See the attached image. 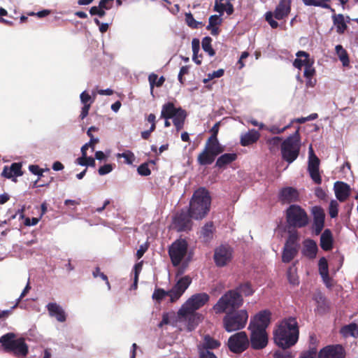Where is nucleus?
Listing matches in <instances>:
<instances>
[{
  "mask_svg": "<svg viewBox=\"0 0 358 358\" xmlns=\"http://www.w3.org/2000/svg\"><path fill=\"white\" fill-rule=\"evenodd\" d=\"M299 329L295 317H289L280 321L273 330V341L283 350L294 346L299 340Z\"/></svg>",
  "mask_w": 358,
  "mask_h": 358,
  "instance_id": "obj_1",
  "label": "nucleus"
},
{
  "mask_svg": "<svg viewBox=\"0 0 358 358\" xmlns=\"http://www.w3.org/2000/svg\"><path fill=\"white\" fill-rule=\"evenodd\" d=\"M253 292L250 283L241 284L236 289L229 290L222 296L213 306V310L216 314H220L226 312L227 309L238 308L243 302L241 294L248 296L252 295Z\"/></svg>",
  "mask_w": 358,
  "mask_h": 358,
  "instance_id": "obj_2",
  "label": "nucleus"
},
{
  "mask_svg": "<svg viewBox=\"0 0 358 358\" xmlns=\"http://www.w3.org/2000/svg\"><path fill=\"white\" fill-rule=\"evenodd\" d=\"M210 204L211 197L209 192L205 187H199L194 191L187 210L193 219L201 220L208 213Z\"/></svg>",
  "mask_w": 358,
  "mask_h": 358,
  "instance_id": "obj_3",
  "label": "nucleus"
},
{
  "mask_svg": "<svg viewBox=\"0 0 358 358\" xmlns=\"http://www.w3.org/2000/svg\"><path fill=\"white\" fill-rule=\"evenodd\" d=\"M0 343L5 352L10 353L17 358H24L29 353V347L24 338H17L13 332L0 337Z\"/></svg>",
  "mask_w": 358,
  "mask_h": 358,
  "instance_id": "obj_4",
  "label": "nucleus"
},
{
  "mask_svg": "<svg viewBox=\"0 0 358 358\" xmlns=\"http://www.w3.org/2000/svg\"><path fill=\"white\" fill-rule=\"evenodd\" d=\"M299 127L292 135L285 138L281 144L282 158L288 164H292L299 157L301 149Z\"/></svg>",
  "mask_w": 358,
  "mask_h": 358,
  "instance_id": "obj_5",
  "label": "nucleus"
},
{
  "mask_svg": "<svg viewBox=\"0 0 358 358\" xmlns=\"http://www.w3.org/2000/svg\"><path fill=\"white\" fill-rule=\"evenodd\" d=\"M287 225L294 229L306 227L310 222L309 216L304 208L298 204H290L285 210Z\"/></svg>",
  "mask_w": 358,
  "mask_h": 358,
  "instance_id": "obj_6",
  "label": "nucleus"
},
{
  "mask_svg": "<svg viewBox=\"0 0 358 358\" xmlns=\"http://www.w3.org/2000/svg\"><path fill=\"white\" fill-rule=\"evenodd\" d=\"M210 299V296L205 292L198 293L192 295L179 309L178 315L182 317L189 316L195 317V311L203 306Z\"/></svg>",
  "mask_w": 358,
  "mask_h": 358,
  "instance_id": "obj_7",
  "label": "nucleus"
},
{
  "mask_svg": "<svg viewBox=\"0 0 358 358\" xmlns=\"http://www.w3.org/2000/svg\"><path fill=\"white\" fill-rule=\"evenodd\" d=\"M248 319L245 310L229 312L223 318V326L227 332H232L245 327Z\"/></svg>",
  "mask_w": 358,
  "mask_h": 358,
  "instance_id": "obj_8",
  "label": "nucleus"
},
{
  "mask_svg": "<svg viewBox=\"0 0 358 358\" xmlns=\"http://www.w3.org/2000/svg\"><path fill=\"white\" fill-rule=\"evenodd\" d=\"M225 150L224 145H221L219 141L206 143L203 151L198 155L197 162L201 166L210 165L216 157Z\"/></svg>",
  "mask_w": 358,
  "mask_h": 358,
  "instance_id": "obj_9",
  "label": "nucleus"
},
{
  "mask_svg": "<svg viewBox=\"0 0 358 358\" xmlns=\"http://www.w3.org/2000/svg\"><path fill=\"white\" fill-rule=\"evenodd\" d=\"M187 249L188 244L185 239H178L171 244L169 249V255L174 266H179L185 258Z\"/></svg>",
  "mask_w": 358,
  "mask_h": 358,
  "instance_id": "obj_10",
  "label": "nucleus"
},
{
  "mask_svg": "<svg viewBox=\"0 0 358 358\" xmlns=\"http://www.w3.org/2000/svg\"><path fill=\"white\" fill-rule=\"evenodd\" d=\"M193 217L187 208H182L173 217L174 229L178 232H188L193 226Z\"/></svg>",
  "mask_w": 358,
  "mask_h": 358,
  "instance_id": "obj_11",
  "label": "nucleus"
},
{
  "mask_svg": "<svg viewBox=\"0 0 358 358\" xmlns=\"http://www.w3.org/2000/svg\"><path fill=\"white\" fill-rule=\"evenodd\" d=\"M249 345V340L245 331H239L231 336L228 340V348L234 353L244 352Z\"/></svg>",
  "mask_w": 358,
  "mask_h": 358,
  "instance_id": "obj_12",
  "label": "nucleus"
},
{
  "mask_svg": "<svg viewBox=\"0 0 358 358\" xmlns=\"http://www.w3.org/2000/svg\"><path fill=\"white\" fill-rule=\"evenodd\" d=\"M233 249L229 245H221L214 250L213 259L218 267H224L232 259Z\"/></svg>",
  "mask_w": 358,
  "mask_h": 358,
  "instance_id": "obj_13",
  "label": "nucleus"
},
{
  "mask_svg": "<svg viewBox=\"0 0 358 358\" xmlns=\"http://www.w3.org/2000/svg\"><path fill=\"white\" fill-rule=\"evenodd\" d=\"M308 155V171L314 182L320 185L322 182V178L319 172L320 159L315 155L312 145L309 147Z\"/></svg>",
  "mask_w": 358,
  "mask_h": 358,
  "instance_id": "obj_14",
  "label": "nucleus"
},
{
  "mask_svg": "<svg viewBox=\"0 0 358 358\" xmlns=\"http://www.w3.org/2000/svg\"><path fill=\"white\" fill-rule=\"evenodd\" d=\"M191 282V278L187 275L180 278L176 285L168 291V296L170 297L171 302L173 303L179 299L188 288Z\"/></svg>",
  "mask_w": 358,
  "mask_h": 358,
  "instance_id": "obj_15",
  "label": "nucleus"
},
{
  "mask_svg": "<svg viewBox=\"0 0 358 358\" xmlns=\"http://www.w3.org/2000/svg\"><path fill=\"white\" fill-rule=\"evenodd\" d=\"M311 213L313 217L311 230L314 235L318 236L324 227L325 213L322 208L319 206H313L311 208Z\"/></svg>",
  "mask_w": 358,
  "mask_h": 358,
  "instance_id": "obj_16",
  "label": "nucleus"
},
{
  "mask_svg": "<svg viewBox=\"0 0 358 358\" xmlns=\"http://www.w3.org/2000/svg\"><path fill=\"white\" fill-rule=\"evenodd\" d=\"M250 331V344L255 350L264 349L268 344V334L266 331L255 328H248Z\"/></svg>",
  "mask_w": 358,
  "mask_h": 358,
  "instance_id": "obj_17",
  "label": "nucleus"
},
{
  "mask_svg": "<svg viewBox=\"0 0 358 358\" xmlns=\"http://www.w3.org/2000/svg\"><path fill=\"white\" fill-rule=\"evenodd\" d=\"M346 352L340 344L329 345L318 352V358H345Z\"/></svg>",
  "mask_w": 358,
  "mask_h": 358,
  "instance_id": "obj_18",
  "label": "nucleus"
},
{
  "mask_svg": "<svg viewBox=\"0 0 358 358\" xmlns=\"http://www.w3.org/2000/svg\"><path fill=\"white\" fill-rule=\"evenodd\" d=\"M271 313L268 310H263L251 319L248 328H255L266 331L271 322Z\"/></svg>",
  "mask_w": 358,
  "mask_h": 358,
  "instance_id": "obj_19",
  "label": "nucleus"
},
{
  "mask_svg": "<svg viewBox=\"0 0 358 358\" xmlns=\"http://www.w3.org/2000/svg\"><path fill=\"white\" fill-rule=\"evenodd\" d=\"M278 199L282 203H294L298 200L299 193L294 187H283L279 192Z\"/></svg>",
  "mask_w": 358,
  "mask_h": 358,
  "instance_id": "obj_20",
  "label": "nucleus"
},
{
  "mask_svg": "<svg viewBox=\"0 0 358 358\" xmlns=\"http://www.w3.org/2000/svg\"><path fill=\"white\" fill-rule=\"evenodd\" d=\"M292 0H280L274 10V17L281 20L287 17L291 10Z\"/></svg>",
  "mask_w": 358,
  "mask_h": 358,
  "instance_id": "obj_21",
  "label": "nucleus"
},
{
  "mask_svg": "<svg viewBox=\"0 0 358 358\" xmlns=\"http://www.w3.org/2000/svg\"><path fill=\"white\" fill-rule=\"evenodd\" d=\"M296 58L293 62V66L301 69L302 66H313L314 60L309 58V54L305 51L299 50L296 53Z\"/></svg>",
  "mask_w": 358,
  "mask_h": 358,
  "instance_id": "obj_22",
  "label": "nucleus"
},
{
  "mask_svg": "<svg viewBox=\"0 0 358 358\" xmlns=\"http://www.w3.org/2000/svg\"><path fill=\"white\" fill-rule=\"evenodd\" d=\"M350 186L343 182L337 181L334 183V191L336 199L343 202L347 199L350 195Z\"/></svg>",
  "mask_w": 358,
  "mask_h": 358,
  "instance_id": "obj_23",
  "label": "nucleus"
},
{
  "mask_svg": "<svg viewBox=\"0 0 358 358\" xmlns=\"http://www.w3.org/2000/svg\"><path fill=\"white\" fill-rule=\"evenodd\" d=\"M46 308L51 317H56L57 320L63 322L66 320V314L63 308L56 303H49Z\"/></svg>",
  "mask_w": 358,
  "mask_h": 358,
  "instance_id": "obj_24",
  "label": "nucleus"
},
{
  "mask_svg": "<svg viewBox=\"0 0 358 358\" xmlns=\"http://www.w3.org/2000/svg\"><path fill=\"white\" fill-rule=\"evenodd\" d=\"M318 251L317 243L313 239H306L303 241L302 254L309 259H314Z\"/></svg>",
  "mask_w": 358,
  "mask_h": 358,
  "instance_id": "obj_25",
  "label": "nucleus"
},
{
  "mask_svg": "<svg viewBox=\"0 0 358 358\" xmlns=\"http://www.w3.org/2000/svg\"><path fill=\"white\" fill-rule=\"evenodd\" d=\"M334 238L331 231L326 229L320 236V247L325 251L331 250L333 248Z\"/></svg>",
  "mask_w": 358,
  "mask_h": 358,
  "instance_id": "obj_26",
  "label": "nucleus"
},
{
  "mask_svg": "<svg viewBox=\"0 0 358 358\" xmlns=\"http://www.w3.org/2000/svg\"><path fill=\"white\" fill-rule=\"evenodd\" d=\"M260 137L258 131L255 129H250L241 136V144L243 146H248L251 144L256 143Z\"/></svg>",
  "mask_w": 358,
  "mask_h": 358,
  "instance_id": "obj_27",
  "label": "nucleus"
},
{
  "mask_svg": "<svg viewBox=\"0 0 358 358\" xmlns=\"http://www.w3.org/2000/svg\"><path fill=\"white\" fill-rule=\"evenodd\" d=\"M237 154L235 152L224 153L217 157L215 162V167L218 169H224L237 159Z\"/></svg>",
  "mask_w": 358,
  "mask_h": 358,
  "instance_id": "obj_28",
  "label": "nucleus"
},
{
  "mask_svg": "<svg viewBox=\"0 0 358 358\" xmlns=\"http://www.w3.org/2000/svg\"><path fill=\"white\" fill-rule=\"evenodd\" d=\"M21 169L22 166L20 164L13 163L9 168L6 166H4L1 175L8 179L12 178L13 177L21 176L22 175Z\"/></svg>",
  "mask_w": 358,
  "mask_h": 358,
  "instance_id": "obj_29",
  "label": "nucleus"
},
{
  "mask_svg": "<svg viewBox=\"0 0 358 358\" xmlns=\"http://www.w3.org/2000/svg\"><path fill=\"white\" fill-rule=\"evenodd\" d=\"M214 226L213 222H206L200 231V238L205 243H210L213 238Z\"/></svg>",
  "mask_w": 358,
  "mask_h": 358,
  "instance_id": "obj_30",
  "label": "nucleus"
},
{
  "mask_svg": "<svg viewBox=\"0 0 358 358\" xmlns=\"http://www.w3.org/2000/svg\"><path fill=\"white\" fill-rule=\"evenodd\" d=\"M187 117V112L182 108H178V111L173 115V123L176 127V131H179L184 126L185 120Z\"/></svg>",
  "mask_w": 358,
  "mask_h": 358,
  "instance_id": "obj_31",
  "label": "nucleus"
},
{
  "mask_svg": "<svg viewBox=\"0 0 358 358\" xmlns=\"http://www.w3.org/2000/svg\"><path fill=\"white\" fill-rule=\"evenodd\" d=\"M340 334L344 338L351 336L357 338H358V325L355 322L344 325L341 328Z\"/></svg>",
  "mask_w": 358,
  "mask_h": 358,
  "instance_id": "obj_32",
  "label": "nucleus"
},
{
  "mask_svg": "<svg viewBox=\"0 0 358 358\" xmlns=\"http://www.w3.org/2000/svg\"><path fill=\"white\" fill-rule=\"evenodd\" d=\"M333 23L336 26V32L343 34L348 28L343 14H334L332 15Z\"/></svg>",
  "mask_w": 358,
  "mask_h": 358,
  "instance_id": "obj_33",
  "label": "nucleus"
},
{
  "mask_svg": "<svg viewBox=\"0 0 358 358\" xmlns=\"http://www.w3.org/2000/svg\"><path fill=\"white\" fill-rule=\"evenodd\" d=\"M299 248L289 245H284L282 253V262L283 263L290 262L298 254Z\"/></svg>",
  "mask_w": 358,
  "mask_h": 358,
  "instance_id": "obj_34",
  "label": "nucleus"
},
{
  "mask_svg": "<svg viewBox=\"0 0 358 358\" xmlns=\"http://www.w3.org/2000/svg\"><path fill=\"white\" fill-rule=\"evenodd\" d=\"M220 345L221 343L219 341L214 339L209 335H206L203 337V343L199 345L198 347L210 350L218 348Z\"/></svg>",
  "mask_w": 358,
  "mask_h": 358,
  "instance_id": "obj_35",
  "label": "nucleus"
},
{
  "mask_svg": "<svg viewBox=\"0 0 358 358\" xmlns=\"http://www.w3.org/2000/svg\"><path fill=\"white\" fill-rule=\"evenodd\" d=\"M177 111L178 108L175 107L172 102H167L162 106L161 117L164 119H171Z\"/></svg>",
  "mask_w": 358,
  "mask_h": 358,
  "instance_id": "obj_36",
  "label": "nucleus"
},
{
  "mask_svg": "<svg viewBox=\"0 0 358 358\" xmlns=\"http://www.w3.org/2000/svg\"><path fill=\"white\" fill-rule=\"evenodd\" d=\"M336 55H338L340 61L342 62L343 66H348L350 64L349 56L347 51L343 48L341 45H337L335 47Z\"/></svg>",
  "mask_w": 358,
  "mask_h": 358,
  "instance_id": "obj_37",
  "label": "nucleus"
},
{
  "mask_svg": "<svg viewBox=\"0 0 358 358\" xmlns=\"http://www.w3.org/2000/svg\"><path fill=\"white\" fill-rule=\"evenodd\" d=\"M287 280L290 285L292 286H296L299 284V277L296 273V268L293 264L289 267L287 272Z\"/></svg>",
  "mask_w": 358,
  "mask_h": 358,
  "instance_id": "obj_38",
  "label": "nucleus"
},
{
  "mask_svg": "<svg viewBox=\"0 0 358 358\" xmlns=\"http://www.w3.org/2000/svg\"><path fill=\"white\" fill-rule=\"evenodd\" d=\"M212 39L210 36H206L202 39L201 45L203 51L207 52L210 57L215 55V51L211 45Z\"/></svg>",
  "mask_w": 358,
  "mask_h": 358,
  "instance_id": "obj_39",
  "label": "nucleus"
},
{
  "mask_svg": "<svg viewBox=\"0 0 358 358\" xmlns=\"http://www.w3.org/2000/svg\"><path fill=\"white\" fill-rule=\"evenodd\" d=\"M299 238V234L296 231H289L287 239L285 243V245H289V246H292V247L299 248V245L298 243Z\"/></svg>",
  "mask_w": 358,
  "mask_h": 358,
  "instance_id": "obj_40",
  "label": "nucleus"
},
{
  "mask_svg": "<svg viewBox=\"0 0 358 358\" xmlns=\"http://www.w3.org/2000/svg\"><path fill=\"white\" fill-rule=\"evenodd\" d=\"M76 163L82 166H91V167H95L96 163L95 159L92 157H87L86 155V157H83V155L80 157H78L76 159Z\"/></svg>",
  "mask_w": 358,
  "mask_h": 358,
  "instance_id": "obj_41",
  "label": "nucleus"
},
{
  "mask_svg": "<svg viewBox=\"0 0 358 358\" xmlns=\"http://www.w3.org/2000/svg\"><path fill=\"white\" fill-rule=\"evenodd\" d=\"M116 156L117 158H124L125 163L129 165L132 164L135 160L134 154L130 150H127L122 153H117Z\"/></svg>",
  "mask_w": 358,
  "mask_h": 358,
  "instance_id": "obj_42",
  "label": "nucleus"
},
{
  "mask_svg": "<svg viewBox=\"0 0 358 358\" xmlns=\"http://www.w3.org/2000/svg\"><path fill=\"white\" fill-rule=\"evenodd\" d=\"M299 358H318V352L315 347H311L307 350L302 351Z\"/></svg>",
  "mask_w": 358,
  "mask_h": 358,
  "instance_id": "obj_43",
  "label": "nucleus"
},
{
  "mask_svg": "<svg viewBox=\"0 0 358 358\" xmlns=\"http://www.w3.org/2000/svg\"><path fill=\"white\" fill-rule=\"evenodd\" d=\"M99 141L98 138H94V136H92V138L90 140L88 143H86L85 145H83L81 148V154L83 155V157H86L87 150V149L91 147L92 150H94V144L97 143Z\"/></svg>",
  "mask_w": 358,
  "mask_h": 358,
  "instance_id": "obj_44",
  "label": "nucleus"
},
{
  "mask_svg": "<svg viewBox=\"0 0 358 358\" xmlns=\"http://www.w3.org/2000/svg\"><path fill=\"white\" fill-rule=\"evenodd\" d=\"M319 273L320 275H327L329 273L328 262L325 257H321L318 262Z\"/></svg>",
  "mask_w": 358,
  "mask_h": 358,
  "instance_id": "obj_45",
  "label": "nucleus"
},
{
  "mask_svg": "<svg viewBox=\"0 0 358 358\" xmlns=\"http://www.w3.org/2000/svg\"><path fill=\"white\" fill-rule=\"evenodd\" d=\"M302 1L305 6H314L321 8H330L329 4L322 2L320 0H302Z\"/></svg>",
  "mask_w": 358,
  "mask_h": 358,
  "instance_id": "obj_46",
  "label": "nucleus"
},
{
  "mask_svg": "<svg viewBox=\"0 0 358 358\" xmlns=\"http://www.w3.org/2000/svg\"><path fill=\"white\" fill-rule=\"evenodd\" d=\"M290 127H291V123L288 124L287 125L285 126L282 128H280L277 125H272L271 127H266V129L273 134H280L283 133L286 129L289 128Z\"/></svg>",
  "mask_w": 358,
  "mask_h": 358,
  "instance_id": "obj_47",
  "label": "nucleus"
},
{
  "mask_svg": "<svg viewBox=\"0 0 358 358\" xmlns=\"http://www.w3.org/2000/svg\"><path fill=\"white\" fill-rule=\"evenodd\" d=\"M338 203L336 201H331L329 206V213L331 218H335L338 216Z\"/></svg>",
  "mask_w": 358,
  "mask_h": 358,
  "instance_id": "obj_48",
  "label": "nucleus"
},
{
  "mask_svg": "<svg viewBox=\"0 0 358 358\" xmlns=\"http://www.w3.org/2000/svg\"><path fill=\"white\" fill-rule=\"evenodd\" d=\"M166 296H168V291L157 288L155 289L152 294V299L157 301H161Z\"/></svg>",
  "mask_w": 358,
  "mask_h": 358,
  "instance_id": "obj_49",
  "label": "nucleus"
},
{
  "mask_svg": "<svg viewBox=\"0 0 358 358\" xmlns=\"http://www.w3.org/2000/svg\"><path fill=\"white\" fill-rule=\"evenodd\" d=\"M199 358H217L210 350L198 347Z\"/></svg>",
  "mask_w": 358,
  "mask_h": 358,
  "instance_id": "obj_50",
  "label": "nucleus"
},
{
  "mask_svg": "<svg viewBox=\"0 0 358 358\" xmlns=\"http://www.w3.org/2000/svg\"><path fill=\"white\" fill-rule=\"evenodd\" d=\"M185 21L187 24L194 29L198 28V26L201 22L196 21L191 13L185 14Z\"/></svg>",
  "mask_w": 358,
  "mask_h": 358,
  "instance_id": "obj_51",
  "label": "nucleus"
},
{
  "mask_svg": "<svg viewBox=\"0 0 358 358\" xmlns=\"http://www.w3.org/2000/svg\"><path fill=\"white\" fill-rule=\"evenodd\" d=\"M314 300L316 301L317 304V309L325 310L326 303H325V297L321 294L319 293L314 296Z\"/></svg>",
  "mask_w": 358,
  "mask_h": 358,
  "instance_id": "obj_52",
  "label": "nucleus"
},
{
  "mask_svg": "<svg viewBox=\"0 0 358 358\" xmlns=\"http://www.w3.org/2000/svg\"><path fill=\"white\" fill-rule=\"evenodd\" d=\"M208 25L206 27L207 29H210L213 26H217L222 23V19L220 18V15H213L209 17L208 20Z\"/></svg>",
  "mask_w": 358,
  "mask_h": 358,
  "instance_id": "obj_53",
  "label": "nucleus"
},
{
  "mask_svg": "<svg viewBox=\"0 0 358 358\" xmlns=\"http://www.w3.org/2000/svg\"><path fill=\"white\" fill-rule=\"evenodd\" d=\"M138 173L143 176L150 175L151 171L148 167V163L141 164L137 169Z\"/></svg>",
  "mask_w": 358,
  "mask_h": 358,
  "instance_id": "obj_54",
  "label": "nucleus"
},
{
  "mask_svg": "<svg viewBox=\"0 0 358 358\" xmlns=\"http://www.w3.org/2000/svg\"><path fill=\"white\" fill-rule=\"evenodd\" d=\"M273 358H294L292 353L289 351L276 350L273 355Z\"/></svg>",
  "mask_w": 358,
  "mask_h": 358,
  "instance_id": "obj_55",
  "label": "nucleus"
},
{
  "mask_svg": "<svg viewBox=\"0 0 358 358\" xmlns=\"http://www.w3.org/2000/svg\"><path fill=\"white\" fill-rule=\"evenodd\" d=\"M92 275L94 278L100 277L103 280L106 281V285L108 289L110 288V283L108 280V277L103 273L101 272L100 268L96 267L92 273Z\"/></svg>",
  "mask_w": 358,
  "mask_h": 358,
  "instance_id": "obj_56",
  "label": "nucleus"
},
{
  "mask_svg": "<svg viewBox=\"0 0 358 358\" xmlns=\"http://www.w3.org/2000/svg\"><path fill=\"white\" fill-rule=\"evenodd\" d=\"M90 13L91 15H98L99 17H103L106 15L105 10L99 6L91 7Z\"/></svg>",
  "mask_w": 358,
  "mask_h": 358,
  "instance_id": "obj_57",
  "label": "nucleus"
},
{
  "mask_svg": "<svg viewBox=\"0 0 358 358\" xmlns=\"http://www.w3.org/2000/svg\"><path fill=\"white\" fill-rule=\"evenodd\" d=\"M31 289V286H30V284H29V279L28 280V282L25 286V287L24 288V289L22 290L20 296H19V298L17 299L16 300V303L14 306H12V308H15L19 303L20 302L21 299L29 292V291Z\"/></svg>",
  "mask_w": 358,
  "mask_h": 358,
  "instance_id": "obj_58",
  "label": "nucleus"
},
{
  "mask_svg": "<svg viewBox=\"0 0 358 358\" xmlns=\"http://www.w3.org/2000/svg\"><path fill=\"white\" fill-rule=\"evenodd\" d=\"M113 171V166L110 164H106L99 167L98 173L100 176H104Z\"/></svg>",
  "mask_w": 358,
  "mask_h": 358,
  "instance_id": "obj_59",
  "label": "nucleus"
},
{
  "mask_svg": "<svg viewBox=\"0 0 358 358\" xmlns=\"http://www.w3.org/2000/svg\"><path fill=\"white\" fill-rule=\"evenodd\" d=\"M80 101L83 105L92 103L93 101L92 100L91 96L86 92L83 91L80 95Z\"/></svg>",
  "mask_w": 358,
  "mask_h": 358,
  "instance_id": "obj_60",
  "label": "nucleus"
},
{
  "mask_svg": "<svg viewBox=\"0 0 358 358\" xmlns=\"http://www.w3.org/2000/svg\"><path fill=\"white\" fill-rule=\"evenodd\" d=\"M192 48L194 55V57H197L199 51L200 50V41L194 38L192 41Z\"/></svg>",
  "mask_w": 358,
  "mask_h": 358,
  "instance_id": "obj_61",
  "label": "nucleus"
},
{
  "mask_svg": "<svg viewBox=\"0 0 358 358\" xmlns=\"http://www.w3.org/2000/svg\"><path fill=\"white\" fill-rule=\"evenodd\" d=\"M148 244L147 243L140 245L139 248L136 252V257L138 259H141L148 249Z\"/></svg>",
  "mask_w": 358,
  "mask_h": 358,
  "instance_id": "obj_62",
  "label": "nucleus"
},
{
  "mask_svg": "<svg viewBox=\"0 0 358 358\" xmlns=\"http://www.w3.org/2000/svg\"><path fill=\"white\" fill-rule=\"evenodd\" d=\"M29 170L31 173L37 175L38 177L43 176V170L38 165H29Z\"/></svg>",
  "mask_w": 358,
  "mask_h": 358,
  "instance_id": "obj_63",
  "label": "nucleus"
},
{
  "mask_svg": "<svg viewBox=\"0 0 358 358\" xmlns=\"http://www.w3.org/2000/svg\"><path fill=\"white\" fill-rule=\"evenodd\" d=\"M315 73V70L313 66H308L305 67L303 76L306 78H312Z\"/></svg>",
  "mask_w": 358,
  "mask_h": 358,
  "instance_id": "obj_64",
  "label": "nucleus"
}]
</instances>
